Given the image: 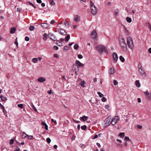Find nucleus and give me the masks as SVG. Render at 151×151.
<instances>
[{
    "instance_id": "6",
    "label": "nucleus",
    "mask_w": 151,
    "mask_h": 151,
    "mask_svg": "<svg viewBox=\"0 0 151 151\" xmlns=\"http://www.w3.org/2000/svg\"><path fill=\"white\" fill-rule=\"evenodd\" d=\"M144 93L148 101H151V93L147 90L144 92Z\"/></svg>"
},
{
    "instance_id": "62",
    "label": "nucleus",
    "mask_w": 151,
    "mask_h": 151,
    "mask_svg": "<svg viewBox=\"0 0 151 151\" xmlns=\"http://www.w3.org/2000/svg\"><path fill=\"white\" fill-rule=\"evenodd\" d=\"M37 2L39 4L41 3H42V1L41 0H36Z\"/></svg>"
},
{
    "instance_id": "50",
    "label": "nucleus",
    "mask_w": 151,
    "mask_h": 151,
    "mask_svg": "<svg viewBox=\"0 0 151 151\" xmlns=\"http://www.w3.org/2000/svg\"><path fill=\"white\" fill-rule=\"evenodd\" d=\"M78 57L80 59L82 58H83V56L81 55H78Z\"/></svg>"
},
{
    "instance_id": "19",
    "label": "nucleus",
    "mask_w": 151,
    "mask_h": 151,
    "mask_svg": "<svg viewBox=\"0 0 151 151\" xmlns=\"http://www.w3.org/2000/svg\"><path fill=\"white\" fill-rule=\"evenodd\" d=\"M42 125L45 126V128L46 130H48V126L47 125V124L45 122H42L41 123Z\"/></svg>"
},
{
    "instance_id": "63",
    "label": "nucleus",
    "mask_w": 151,
    "mask_h": 151,
    "mask_svg": "<svg viewBox=\"0 0 151 151\" xmlns=\"http://www.w3.org/2000/svg\"><path fill=\"white\" fill-rule=\"evenodd\" d=\"M55 22V20L54 19L52 20L50 22V24H52Z\"/></svg>"
},
{
    "instance_id": "25",
    "label": "nucleus",
    "mask_w": 151,
    "mask_h": 151,
    "mask_svg": "<svg viewBox=\"0 0 151 151\" xmlns=\"http://www.w3.org/2000/svg\"><path fill=\"white\" fill-rule=\"evenodd\" d=\"M56 44L59 46H62L63 45L62 43L59 40H57L56 41Z\"/></svg>"
},
{
    "instance_id": "61",
    "label": "nucleus",
    "mask_w": 151,
    "mask_h": 151,
    "mask_svg": "<svg viewBox=\"0 0 151 151\" xmlns=\"http://www.w3.org/2000/svg\"><path fill=\"white\" fill-rule=\"evenodd\" d=\"M22 9L20 8H17V11L18 12H20L22 10Z\"/></svg>"
},
{
    "instance_id": "26",
    "label": "nucleus",
    "mask_w": 151,
    "mask_h": 151,
    "mask_svg": "<svg viewBox=\"0 0 151 151\" xmlns=\"http://www.w3.org/2000/svg\"><path fill=\"white\" fill-rule=\"evenodd\" d=\"M0 97L1 99V100L3 101H5L7 99V98L6 97L3 96L2 95H1Z\"/></svg>"
},
{
    "instance_id": "36",
    "label": "nucleus",
    "mask_w": 151,
    "mask_h": 151,
    "mask_svg": "<svg viewBox=\"0 0 151 151\" xmlns=\"http://www.w3.org/2000/svg\"><path fill=\"white\" fill-rule=\"evenodd\" d=\"M81 129L83 130H85L86 129L87 127L86 125H84L81 127Z\"/></svg>"
},
{
    "instance_id": "52",
    "label": "nucleus",
    "mask_w": 151,
    "mask_h": 151,
    "mask_svg": "<svg viewBox=\"0 0 151 151\" xmlns=\"http://www.w3.org/2000/svg\"><path fill=\"white\" fill-rule=\"evenodd\" d=\"M27 137H28V138L29 139H32L33 137V136L32 135H28V136Z\"/></svg>"
},
{
    "instance_id": "16",
    "label": "nucleus",
    "mask_w": 151,
    "mask_h": 151,
    "mask_svg": "<svg viewBox=\"0 0 151 151\" xmlns=\"http://www.w3.org/2000/svg\"><path fill=\"white\" fill-rule=\"evenodd\" d=\"M115 71V69L114 68H111L108 70V73L110 74H114Z\"/></svg>"
},
{
    "instance_id": "12",
    "label": "nucleus",
    "mask_w": 151,
    "mask_h": 151,
    "mask_svg": "<svg viewBox=\"0 0 151 151\" xmlns=\"http://www.w3.org/2000/svg\"><path fill=\"white\" fill-rule=\"evenodd\" d=\"M41 26L44 29H47L50 26L49 24L46 23H41Z\"/></svg>"
},
{
    "instance_id": "29",
    "label": "nucleus",
    "mask_w": 151,
    "mask_h": 151,
    "mask_svg": "<svg viewBox=\"0 0 151 151\" xmlns=\"http://www.w3.org/2000/svg\"><path fill=\"white\" fill-rule=\"evenodd\" d=\"M31 106L32 107V109L35 111L37 112V110L36 109L33 104H31Z\"/></svg>"
},
{
    "instance_id": "49",
    "label": "nucleus",
    "mask_w": 151,
    "mask_h": 151,
    "mask_svg": "<svg viewBox=\"0 0 151 151\" xmlns=\"http://www.w3.org/2000/svg\"><path fill=\"white\" fill-rule=\"evenodd\" d=\"M80 147L83 148H85L86 147V146L85 145L82 144H81L80 145Z\"/></svg>"
},
{
    "instance_id": "44",
    "label": "nucleus",
    "mask_w": 151,
    "mask_h": 151,
    "mask_svg": "<svg viewBox=\"0 0 151 151\" xmlns=\"http://www.w3.org/2000/svg\"><path fill=\"white\" fill-rule=\"evenodd\" d=\"M64 23L66 27H69V22H67L66 21H65L64 22Z\"/></svg>"
},
{
    "instance_id": "15",
    "label": "nucleus",
    "mask_w": 151,
    "mask_h": 151,
    "mask_svg": "<svg viewBox=\"0 0 151 151\" xmlns=\"http://www.w3.org/2000/svg\"><path fill=\"white\" fill-rule=\"evenodd\" d=\"M37 81L39 82L42 83L46 81V79L43 77H39L37 79Z\"/></svg>"
},
{
    "instance_id": "46",
    "label": "nucleus",
    "mask_w": 151,
    "mask_h": 151,
    "mask_svg": "<svg viewBox=\"0 0 151 151\" xmlns=\"http://www.w3.org/2000/svg\"><path fill=\"white\" fill-rule=\"evenodd\" d=\"M14 139H11L10 141V142H9L10 144L11 145H12L14 143Z\"/></svg>"
},
{
    "instance_id": "54",
    "label": "nucleus",
    "mask_w": 151,
    "mask_h": 151,
    "mask_svg": "<svg viewBox=\"0 0 151 151\" xmlns=\"http://www.w3.org/2000/svg\"><path fill=\"white\" fill-rule=\"evenodd\" d=\"M50 3L51 5H54L55 4V3L54 2V0H52L50 1Z\"/></svg>"
},
{
    "instance_id": "34",
    "label": "nucleus",
    "mask_w": 151,
    "mask_h": 151,
    "mask_svg": "<svg viewBox=\"0 0 151 151\" xmlns=\"http://www.w3.org/2000/svg\"><path fill=\"white\" fill-rule=\"evenodd\" d=\"M29 29L30 31H33L35 29V27L32 25L30 26Z\"/></svg>"
},
{
    "instance_id": "39",
    "label": "nucleus",
    "mask_w": 151,
    "mask_h": 151,
    "mask_svg": "<svg viewBox=\"0 0 151 151\" xmlns=\"http://www.w3.org/2000/svg\"><path fill=\"white\" fill-rule=\"evenodd\" d=\"M113 83L114 86L117 85L118 83V82L116 80H114Z\"/></svg>"
},
{
    "instance_id": "41",
    "label": "nucleus",
    "mask_w": 151,
    "mask_h": 151,
    "mask_svg": "<svg viewBox=\"0 0 151 151\" xmlns=\"http://www.w3.org/2000/svg\"><path fill=\"white\" fill-rule=\"evenodd\" d=\"M38 61V59L36 58H34L32 59V61L34 63H36Z\"/></svg>"
},
{
    "instance_id": "22",
    "label": "nucleus",
    "mask_w": 151,
    "mask_h": 151,
    "mask_svg": "<svg viewBox=\"0 0 151 151\" xmlns=\"http://www.w3.org/2000/svg\"><path fill=\"white\" fill-rule=\"evenodd\" d=\"M124 31L126 35H129V33L127 28L124 27Z\"/></svg>"
},
{
    "instance_id": "3",
    "label": "nucleus",
    "mask_w": 151,
    "mask_h": 151,
    "mask_svg": "<svg viewBox=\"0 0 151 151\" xmlns=\"http://www.w3.org/2000/svg\"><path fill=\"white\" fill-rule=\"evenodd\" d=\"M138 73L139 76L142 78L146 77V75L145 70L143 69L141 63H139L138 65Z\"/></svg>"
},
{
    "instance_id": "40",
    "label": "nucleus",
    "mask_w": 151,
    "mask_h": 151,
    "mask_svg": "<svg viewBox=\"0 0 151 151\" xmlns=\"http://www.w3.org/2000/svg\"><path fill=\"white\" fill-rule=\"evenodd\" d=\"M17 106L18 107L20 108L21 109H23L24 107L23 104H18Z\"/></svg>"
},
{
    "instance_id": "35",
    "label": "nucleus",
    "mask_w": 151,
    "mask_h": 151,
    "mask_svg": "<svg viewBox=\"0 0 151 151\" xmlns=\"http://www.w3.org/2000/svg\"><path fill=\"white\" fill-rule=\"evenodd\" d=\"M124 133L123 132H120L119 134V136L122 138H123L124 137Z\"/></svg>"
},
{
    "instance_id": "11",
    "label": "nucleus",
    "mask_w": 151,
    "mask_h": 151,
    "mask_svg": "<svg viewBox=\"0 0 151 151\" xmlns=\"http://www.w3.org/2000/svg\"><path fill=\"white\" fill-rule=\"evenodd\" d=\"M48 36L52 40L55 41L56 40V38L55 35L51 33H49L48 34Z\"/></svg>"
},
{
    "instance_id": "17",
    "label": "nucleus",
    "mask_w": 151,
    "mask_h": 151,
    "mask_svg": "<svg viewBox=\"0 0 151 151\" xmlns=\"http://www.w3.org/2000/svg\"><path fill=\"white\" fill-rule=\"evenodd\" d=\"M113 56L114 60L115 61H117L118 59V57L116 53L113 52Z\"/></svg>"
},
{
    "instance_id": "43",
    "label": "nucleus",
    "mask_w": 151,
    "mask_h": 151,
    "mask_svg": "<svg viewBox=\"0 0 151 151\" xmlns=\"http://www.w3.org/2000/svg\"><path fill=\"white\" fill-rule=\"evenodd\" d=\"M119 12L118 11V10L117 11H115L114 12V14L116 17H117L119 15Z\"/></svg>"
},
{
    "instance_id": "10",
    "label": "nucleus",
    "mask_w": 151,
    "mask_h": 151,
    "mask_svg": "<svg viewBox=\"0 0 151 151\" xmlns=\"http://www.w3.org/2000/svg\"><path fill=\"white\" fill-rule=\"evenodd\" d=\"M73 20L77 22H79L80 21V17L78 15H75L73 17Z\"/></svg>"
},
{
    "instance_id": "60",
    "label": "nucleus",
    "mask_w": 151,
    "mask_h": 151,
    "mask_svg": "<svg viewBox=\"0 0 151 151\" xmlns=\"http://www.w3.org/2000/svg\"><path fill=\"white\" fill-rule=\"evenodd\" d=\"M20 149L19 147H17L16 149L14 150V151H19Z\"/></svg>"
},
{
    "instance_id": "59",
    "label": "nucleus",
    "mask_w": 151,
    "mask_h": 151,
    "mask_svg": "<svg viewBox=\"0 0 151 151\" xmlns=\"http://www.w3.org/2000/svg\"><path fill=\"white\" fill-rule=\"evenodd\" d=\"M73 121L75 123H79L80 122V121H77V120H76L75 119H73Z\"/></svg>"
},
{
    "instance_id": "5",
    "label": "nucleus",
    "mask_w": 151,
    "mask_h": 151,
    "mask_svg": "<svg viewBox=\"0 0 151 151\" xmlns=\"http://www.w3.org/2000/svg\"><path fill=\"white\" fill-rule=\"evenodd\" d=\"M90 4L91 12L93 15H95L97 13V9L91 1H90Z\"/></svg>"
},
{
    "instance_id": "57",
    "label": "nucleus",
    "mask_w": 151,
    "mask_h": 151,
    "mask_svg": "<svg viewBox=\"0 0 151 151\" xmlns=\"http://www.w3.org/2000/svg\"><path fill=\"white\" fill-rule=\"evenodd\" d=\"M29 38L28 37H25V40L27 41H28L29 40Z\"/></svg>"
},
{
    "instance_id": "14",
    "label": "nucleus",
    "mask_w": 151,
    "mask_h": 151,
    "mask_svg": "<svg viewBox=\"0 0 151 151\" xmlns=\"http://www.w3.org/2000/svg\"><path fill=\"white\" fill-rule=\"evenodd\" d=\"M75 63L76 65L79 68L80 67H83V64L80 62L79 60H76Z\"/></svg>"
},
{
    "instance_id": "30",
    "label": "nucleus",
    "mask_w": 151,
    "mask_h": 151,
    "mask_svg": "<svg viewBox=\"0 0 151 151\" xmlns=\"http://www.w3.org/2000/svg\"><path fill=\"white\" fill-rule=\"evenodd\" d=\"M119 59L122 62H124L125 61V59L123 57L122 55H121L119 57Z\"/></svg>"
},
{
    "instance_id": "48",
    "label": "nucleus",
    "mask_w": 151,
    "mask_h": 151,
    "mask_svg": "<svg viewBox=\"0 0 151 151\" xmlns=\"http://www.w3.org/2000/svg\"><path fill=\"white\" fill-rule=\"evenodd\" d=\"M46 141L48 143H49L50 142L51 140L48 137L47 138Z\"/></svg>"
},
{
    "instance_id": "33",
    "label": "nucleus",
    "mask_w": 151,
    "mask_h": 151,
    "mask_svg": "<svg viewBox=\"0 0 151 151\" xmlns=\"http://www.w3.org/2000/svg\"><path fill=\"white\" fill-rule=\"evenodd\" d=\"M27 136L28 135L26 134L24 132H23V134H22V137L23 138H26Z\"/></svg>"
},
{
    "instance_id": "28",
    "label": "nucleus",
    "mask_w": 151,
    "mask_h": 151,
    "mask_svg": "<svg viewBox=\"0 0 151 151\" xmlns=\"http://www.w3.org/2000/svg\"><path fill=\"white\" fill-rule=\"evenodd\" d=\"M88 118V117L87 116H84L80 118V119H82L83 121H85Z\"/></svg>"
},
{
    "instance_id": "38",
    "label": "nucleus",
    "mask_w": 151,
    "mask_h": 151,
    "mask_svg": "<svg viewBox=\"0 0 151 151\" xmlns=\"http://www.w3.org/2000/svg\"><path fill=\"white\" fill-rule=\"evenodd\" d=\"M74 49L76 50H77L78 48V45L77 44H75L74 46Z\"/></svg>"
},
{
    "instance_id": "56",
    "label": "nucleus",
    "mask_w": 151,
    "mask_h": 151,
    "mask_svg": "<svg viewBox=\"0 0 151 151\" xmlns=\"http://www.w3.org/2000/svg\"><path fill=\"white\" fill-rule=\"evenodd\" d=\"M109 105H106L105 106V108L106 109H108V110H109Z\"/></svg>"
},
{
    "instance_id": "4",
    "label": "nucleus",
    "mask_w": 151,
    "mask_h": 151,
    "mask_svg": "<svg viewBox=\"0 0 151 151\" xmlns=\"http://www.w3.org/2000/svg\"><path fill=\"white\" fill-rule=\"evenodd\" d=\"M127 43L129 48L133 50L134 45L132 38L130 37H128L127 38Z\"/></svg>"
},
{
    "instance_id": "18",
    "label": "nucleus",
    "mask_w": 151,
    "mask_h": 151,
    "mask_svg": "<svg viewBox=\"0 0 151 151\" xmlns=\"http://www.w3.org/2000/svg\"><path fill=\"white\" fill-rule=\"evenodd\" d=\"M72 70L73 71L78 70L79 68L76 65H73L72 67Z\"/></svg>"
},
{
    "instance_id": "32",
    "label": "nucleus",
    "mask_w": 151,
    "mask_h": 151,
    "mask_svg": "<svg viewBox=\"0 0 151 151\" xmlns=\"http://www.w3.org/2000/svg\"><path fill=\"white\" fill-rule=\"evenodd\" d=\"M70 38V36L69 35H68L65 38V41L66 42L68 41Z\"/></svg>"
},
{
    "instance_id": "64",
    "label": "nucleus",
    "mask_w": 151,
    "mask_h": 151,
    "mask_svg": "<svg viewBox=\"0 0 151 151\" xmlns=\"http://www.w3.org/2000/svg\"><path fill=\"white\" fill-rule=\"evenodd\" d=\"M148 52L150 53L151 54V48H150L148 49Z\"/></svg>"
},
{
    "instance_id": "51",
    "label": "nucleus",
    "mask_w": 151,
    "mask_h": 151,
    "mask_svg": "<svg viewBox=\"0 0 151 151\" xmlns=\"http://www.w3.org/2000/svg\"><path fill=\"white\" fill-rule=\"evenodd\" d=\"M51 121L52 122H54V123L55 124H57V122L56 120H54L53 119H51Z\"/></svg>"
},
{
    "instance_id": "23",
    "label": "nucleus",
    "mask_w": 151,
    "mask_h": 151,
    "mask_svg": "<svg viewBox=\"0 0 151 151\" xmlns=\"http://www.w3.org/2000/svg\"><path fill=\"white\" fill-rule=\"evenodd\" d=\"M145 25L146 26L148 27L150 31L151 32V25L148 22L146 23Z\"/></svg>"
},
{
    "instance_id": "27",
    "label": "nucleus",
    "mask_w": 151,
    "mask_h": 151,
    "mask_svg": "<svg viewBox=\"0 0 151 151\" xmlns=\"http://www.w3.org/2000/svg\"><path fill=\"white\" fill-rule=\"evenodd\" d=\"M85 83H86L84 81H82L81 82L80 85L81 86L84 87L85 86Z\"/></svg>"
},
{
    "instance_id": "42",
    "label": "nucleus",
    "mask_w": 151,
    "mask_h": 151,
    "mask_svg": "<svg viewBox=\"0 0 151 151\" xmlns=\"http://www.w3.org/2000/svg\"><path fill=\"white\" fill-rule=\"evenodd\" d=\"M124 140L125 141H130V139L128 137H125L124 138Z\"/></svg>"
},
{
    "instance_id": "2",
    "label": "nucleus",
    "mask_w": 151,
    "mask_h": 151,
    "mask_svg": "<svg viewBox=\"0 0 151 151\" xmlns=\"http://www.w3.org/2000/svg\"><path fill=\"white\" fill-rule=\"evenodd\" d=\"M96 49L100 54L102 53L103 52L106 53H107L108 52V50L106 47L103 45H97L96 46Z\"/></svg>"
},
{
    "instance_id": "58",
    "label": "nucleus",
    "mask_w": 151,
    "mask_h": 151,
    "mask_svg": "<svg viewBox=\"0 0 151 151\" xmlns=\"http://www.w3.org/2000/svg\"><path fill=\"white\" fill-rule=\"evenodd\" d=\"M54 57L56 58H58V55L56 53H55L54 55Z\"/></svg>"
},
{
    "instance_id": "20",
    "label": "nucleus",
    "mask_w": 151,
    "mask_h": 151,
    "mask_svg": "<svg viewBox=\"0 0 151 151\" xmlns=\"http://www.w3.org/2000/svg\"><path fill=\"white\" fill-rule=\"evenodd\" d=\"M16 30L15 27H12L11 28L10 32L11 34H13L15 33Z\"/></svg>"
},
{
    "instance_id": "53",
    "label": "nucleus",
    "mask_w": 151,
    "mask_h": 151,
    "mask_svg": "<svg viewBox=\"0 0 151 151\" xmlns=\"http://www.w3.org/2000/svg\"><path fill=\"white\" fill-rule=\"evenodd\" d=\"M53 48L56 50H58V47L56 46H54L53 47Z\"/></svg>"
},
{
    "instance_id": "31",
    "label": "nucleus",
    "mask_w": 151,
    "mask_h": 151,
    "mask_svg": "<svg viewBox=\"0 0 151 151\" xmlns=\"http://www.w3.org/2000/svg\"><path fill=\"white\" fill-rule=\"evenodd\" d=\"M47 35L46 33H44L43 35V39L44 40H46L47 39Z\"/></svg>"
},
{
    "instance_id": "37",
    "label": "nucleus",
    "mask_w": 151,
    "mask_h": 151,
    "mask_svg": "<svg viewBox=\"0 0 151 151\" xmlns=\"http://www.w3.org/2000/svg\"><path fill=\"white\" fill-rule=\"evenodd\" d=\"M97 94H98V95L99 96V97L100 98H101L102 97H103L104 96V95L101 93L100 92H97Z\"/></svg>"
},
{
    "instance_id": "21",
    "label": "nucleus",
    "mask_w": 151,
    "mask_h": 151,
    "mask_svg": "<svg viewBox=\"0 0 151 151\" xmlns=\"http://www.w3.org/2000/svg\"><path fill=\"white\" fill-rule=\"evenodd\" d=\"M135 83L136 86L138 88H139L140 87L141 85L139 80H136L135 81Z\"/></svg>"
},
{
    "instance_id": "47",
    "label": "nucleus",
    "mask_w": 151,
    "mask_h": 151,
    "mask_svg": "<svg viewBox=\"0 0 151 151\" xmlns=\"http://www.w3.org/2000/svg\"><path fill=\"white\" fill-rule=\"evenodd\" d=\"M101 101L103 102H105L106 101V99L104 97H103L101 99Z\"/></svg>"
},
{
    "instance_id": "45",
    "label": "nucleus",
    "mask_w": 151,
    "mask_h": 151,
    "mask_svg": "<svg viewBox=\"0 0 151 151\" xmlns=\"http://www.w3.org/2000/svg\"><path fill=\"white\" fill-rule=\"evenodd\" d=\"M69 48V47L68 46H65L63 48V50H68Z\"/></svg>"
},
{
    "instance_id": "9",
    "label": "nucleus",
    "mask_w": 151,
    "mask_h": 151,
    "mask_svg": "<svg viewBox=\"0 0 151 151\" xmlns=\"http://www.w3.org/2000/svg\"><path fill=\"white\" fill-rule=\"evenodd\" d=\"M91 35V37L94 39H96L97 38V33L96 31L95 30L92 31Z\"/></svg>"
},
{
    "instance_id": "7",
    "label": "nucleus",
    "mask_w": 151,
    "mask_h": 151,
    "mask_svg": "<svg viewBox=\"0 0 151 151\" xmlns=\"http://www.w3.org/2000/svg\"><path fill=\"white\" fill-rule=\"evenodd\" d=\"M112 117L109 116L107 117L105 120V124L106 126H108L109 124L111 123Z\"/></svg>"
},
{
    "instance_id": "1",
    "label": "nucleus",
    "mask_w": 151,
    "mask_h": 151,
    "mask_svg": "<svg viewBox=\"0 0 151 151\" xmlns=\"http://www.w3.org/2000/svg\"><path fill=\"white\" fill-rule=\"evenodd\" d=\"M119 40L121 47L123 49L124 51H126L127 50L126 44L123 36L122 35H119Z\"/></svg>"
},
{
    "instance_id": "13",
    "label": "nucleus",
    "mask_w": 151,
    "mask_h": 151,
    "mask_svg": "<svg viewBox=\"0 0 151 151\" xmlns=\"http://www.w3.org/2000/svg\"><path fill=\"white\" fill-rule=\"evenodd\" d=\"M58 32L61 35H65L66 34V32L63 29H59L58 30Z\"/></svg>"
},
{
    "instance_id": "55",
    "label": "nucleus",
    "mask_w": 151,
    "mask_h": 151,
    "mask_svg": "<svg viewBox=\"0 0 151 151\" xmlns=\"http://www.w3.org/2000/svg\"><path fill=\"white\" fill-rule=\"evenodd\" d=\"M137 127L139 129H141L142 128V126L141 125H137Z\"/></svg>"
},
{
    "instance_id": "24",
    "label": "nucleus",
    "mask_w": 151,
    "mask_h": 151,
    "mask_svg": "<svg viewBox=\"0 0 151 151\" xmlns=\"http://www.w3.org/2000/svg\"><path fill=\"white\" fill-rule=\"evenodd\" d=\"M126 19L127 22L129 23L131 22L132 21V19L128 17H126Z\"/></svg>"
},
{
    "instance_id": "8",
    "label": "nucleus",
    "mask_w": 151,
    "mask_h": 151,
    "mask_svg": "<svg viewBox=\"0 0 151 151\" xmlns=\"http://www.w3.org/2000/svg\"><path fill=\"white\" fill-rule=\"evenodd\" d=\"M119 120V116H116L115 117L113 118L112 117L111 121V124L112 125H115L116 123Z\"/></svg>"
}]
</instances>
